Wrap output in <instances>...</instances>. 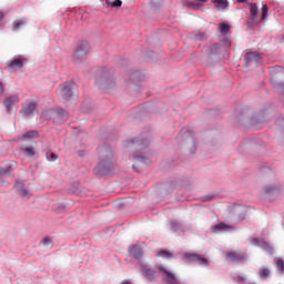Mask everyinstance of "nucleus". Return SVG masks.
<instances>
[{
	"label": "nucleus",
	"instance_id": "17",
	"mask_svg": "<svg viewBox=\"0 0 284 284\" xmlns=\"http://www.w3.org/2000/svg\"><path fill=\"white\" fill-rule=\"evenodd\" d=\"M250 12H251V20L255 21V19H257V13H258V8L256 3L250 4Z\"/></svg>",
	"mask_w": 284,
	"mask_h": 284
},
{
	"label": "nucleus",
	"instance_id": "4",
	"mask_svg": "<svg viewBox=\"0 0 284 284\" xmlns=\"http://www.w3.org/2000/svg\"><path fill=\"white\" fill-rule=\"evenodd\" d=\"M89 49H90L89 42L81 41L78 45L77 51L73 53L74 61H77V62L82 61L85 58V55L88 54Z\"/></svg>",
	"mask_w": 284,
	"mask_h": 284
},
{
	"label": "nucleus",
	"instance_id": "40",
	"mask_svg": "<svg viewBox=\"0 0 284 284\" xmlns=\"http://www.w3.org/2000/svg\"><path fill=\"white\" fill-rule=\"evenodd\" d=\"M12 166H17V162H12V164H11Z\"/></svg>",
	"mask_w": 284,
	"mask_h": 284
},
{
	"label": "nucleus",
	"instance_id": "14",
	"mask_svg": "<svg viewBox=\"0 0 284 284\" xmlns=\"http://www.w3.org/2000/svg\"><path fill=\"white\" fill-rule=\"evenodd\" d=\"M129 253L131 256H133L136 260H141L143 256V248L139 245L130 246Z\"/></svg>",
	"mask_w": 284,
	"mask_h": 284
},
{
	"label": "nucleus",
	"instance_id": "31",
	"mask_svg": "<svg viewBox=\"0 0 284 284\" xmlns=\"http://www.w3.org/2000/svg\"><path fill=\"white\" fill-rule=\"evenodd\" d=\"M267 14H268V7L264 4L262 7V20L266 19Z\"/></svg>",
	"mask_w": 284,
	"mask_h": 284
},
{
	"label": "nucleus",
	"instance_id": "10",
	"mask_svg": "<svg viewBox=\"0 0 284 284\" xmlns=\"http://www.w3.org/2000/svg\"><path fill=\"white\" fill-rule=\"evenodd\" d=\"M159 271H161L162 273H164L165 277H166V281L169 284H181L179 282V280L176 278L175 274L170 272L169 270H166L165 267L163 266H159L158 267Z\"/></svg>",
	"mask_w": 284,
	"mask_h": 284
},
{
	"label": "nucleus",
	"instance_id": "36",
	"mask_svg": "<svg viewBox=\"0 0 284 284\" xmlns=\"http://www.w3.org/2000/svg\"><path fill=\"white\" fill-rule=\"evenodd\" d=\"M239 3H246V0H237Z\"/></svg>",
	"mask_w": 284,
	"mask_h": 284
},
{
	"label": "nucleus",
	"instance_id": "35",
	"mask_svg": "<svg viewBox=\"0 0 284 284\" xmlns=\"http://www.w3.org/2000/svg\"><path fill=\"white\" fill-rule=\"evenodd\" d=\"M264 245L270 250V252H272L273 247L271 245H268L267 243H264Z\"/></svg>",
	"mask_w": 284,
	"mask_h": 284
},
{
	"label": "nucleus",
	"instance_id": "8",
	"mask_svg": "<svg viewBox=\"0 0 284 284\" xmlns=\"http://www.w3.org/2000/svg\"><path fill=\"white\" fill-rule=\"evenodd\" d=\"M37 111V103L33 101H27L22 104V115L23 116H31Z\"/></svg>",
	"mask_w": 284,
	"mask_h": 284
},
{
	"label": "nucleus",
	"instance_id": "21",
	"mask_svg": "<svg viewBox=\"0 0 284 284\" xmlns=\"http://www.w3.org/2000/svg\"><path fill=\"white\" fill-rule=\"evenodd\" d=\"M215 4L219 10H224L229 7L227 0H216Z\"/></svg>",
	"mask_w": 284,
	"mask_h": 284
},
{
	"label": "nucleus",
	"instance_id": "18",
	"mask_svg": "<svg viewBox=\"0 0 284 284\" xmlns=\"http://www.w3.org/2000/svg\"><path fill=\"white\" fill-rule=\"evenodd\" d=\"M270 275H271V270L266 266H263L258 272L260 278H268Z\"/></svg>",
	"mask_w": 284,
	"mask_h": 284
},
{
	"label": "nucleus",
	"instance_id": "12",
	"mask_svg": "<svg viewBox=\"0 0 284 284\" xmlns=\"http://www.w3.org/2000/svg\"><path fill=\"white\" fill-rule=\"evenodd\" d=\"M185 257L191 261V262H197L199 265H204L207 266L209 265V261L206 257H202L197 254H185Z\"/></svg>",
	"mask_w": 284,
	"mask_h": 284
},
{
	"label": "nucleus",
	"instance_id": "26",
	"mask_svg": "<svg viewBox=\"0 0 284 284\" xmlns=\"http://www.w3.org/2000/svg\"><path fill=\"white\" fill-rule=\"evenodd\" d=\"M158 256L162 257V258H172L173 254L170 253L169 251L162 250V251L158 252Z\"/></svg>",
	"mask_w": 284,
	"mask_h": 284
},
{
	"label": "nucleus",
	"instance_id": "13",
	"mask_svg": "<svg viewBox=\"0 0 284 284\" xmlns=\"http://www.w3.org/2000/svg\"><path fill=\"white\" fill-rule=\"evenodd\" d=\"M14 190L22 197L29 199L30 196H32V194H30V192L24 187V184L22 182H18L14 185Z\"/></svg>",
	"mask_w": 284,
	"mask_h": 284
},
{
	"label": "nucleus",
	"instance_id": "20",
	"mask_svg": "<svg viewBox=\"0 0 284 284\" xmlns=\"http://www.w3.org/2000/svg\"><path fill=\"white\" fill-rule=\"evenodd\" d=\"M231 227L224 223H220L213 227L214 232H226Z\"/></svg>",
	"mask_w": 284,
	"mask_h": 284
},
{
	"label": "nucleus",
	"instance_id": "9",
	"mask_svg": "<svg viewBox=\"0 0 284 284\" xmlns=\"http://www.w3.org/2000/svg\"><path fill=\"white\" fill-rule=\"evenodd\" d=\"M11 172V166L7 169H0V186L8 187L10 185V176L8 175Z\"/></svg>",
	"mask_w": 284,
	"mask_h": 284
},
{
	"label": "nucleus",
	"instance_id": "5",
	"mask_svg": "<svg viewBox=\"0 0 284 284\" xmlns=\"http://www.w3.org/2000/svg\"><path fill=\"white\" fill-rule=\"evenodd\" d=\"M20 103V98L18 94L11 95L3 100V106L7 109V113H12L17 111V105Z\"/></svg>",
	"mask_w": 284,
	"mask_h": 284
},
{
	"label": "nucleus",
	"instance_id": "16",
	"mask_svg": "<svg viewBox=\"0 0 284 284\" xmlns=\"http://www.w3.org/2000/svg\"><path fill=\"white\" fill-rule=\"evenodd\" d=\"M26 24L27 22L23 19H19L12 23V29L14 32H19Z\"/></svg>",
	"mask_w": 284,
	"mask_h": 284
},
{
	"label": "nucleus",
	"instance_id": "23",
	"mask_svg": "<svg viewBox=\"0 0 284 284\" xmlns=\"http://www.w3.org/2000/svg\"><path fill=\"white\" fill-rule=\"evenodd\" d=\"M22 152H24V154L28 156V158H33L36 155V150L33 148H22L21 149Z\"/></svg>",
	"mask_w": 284,
	"mask_h": 284
},
{
	"label": "nucleus",
	"instance_id": "7",
	"mask_svg": "<svg viewBox=\"0 0 284 284\" xmlns=\"http://www.w3.org/2000/svg\"><path fill=\"white\" fill-rule=\"evenodd\" d=\"M246 256L245 254L241 253V252H229L226 254V260L231 263H243L245 261Z\"/></svg>",
	"mask_w": 284,
	"mask_h": 284
},
{
	"label": "nucleus",
	"instance_id": "25",
	"mask_svg": "<svg viewBox=\"0 0 284 284\" xmlns=\"http://www.w3.org/2000/svg\"><path fill=\"white\" fill-rule=\"evenodd\" d=\"M41 244L43 245V247L45 248V250H52V247H53V242H52V240L51 239H44L42 242H41Z\"/></svg>",
	"mask_w": 284,
	"mask_h": 284
},
{
	"label": "nucleus",
	"instance_id": "33",
	"mask_svg": "<svg viewBox=\"0 0 284 284\" xmlns=\"http://www.w3.org/2000/svg\"><path fill=\"white\" fill-rule=\"evenodd\" d=\"M4 92H6L4 84H3V82H0V97L3 95Z\"/></svg>",
	"mask_w": 284,
	"mask_h": 284
},
{
	"label": "nucleus",
	"instance_id": "24",
	"mask_svg": "<svg viewBox=\"0 0 284 284\" xmlns=\"http://www.w3.org/2000/svg\"><path fill=\"white\" fill-rule=\"evenodd\" d=\"M275 265L278 272L284 273V260L281 257H277L275 261Z\"/></svg>",
	"mask_w": 284,
	"mask_h": 284
},
{
	"label": "nucleus",
	"instance_id": "6",
	"mask_svg": "<svg viewBox=\"0 0 284 284\" xmlns=\"http://www.w3.org/2000/svg\"><path fill=\"white\" fill-rule=\"evenodd\" d=\"M141 274L146 278V281H154L156 276V271H153L148 264L140 262Z\"/></svg>",
	"mask_w": 284,
	"mask_h": 284
},
{
	"label": "nucleus",
	"instance_id": "27",
	"mask_svg": "<svg viewBox=\"0 0 284 284\" xmlns=\"http://www.w3.org/2000/svg\"><path fill=\"white\" fill-rule=\"evenodd\" d=\"M220 32L222 34H227L230 32V24H225V23L221 24L220 26Z\"/></svg>",
	"mask_w": 284,
	"mask_h": 284
},
{
	"label": "nucleus",
	"instance_id": "15",
	"mask_svg": "<svg viewBox=\"0 0 284 284\" xmlns=\"http://www.w3.org/2000/svg\"><path fill=\"white\" fill-rule=\"evenodd\" d=\"M261 60V55L258 53H246L245 61L246 65L251 63H257Z\"/></svg>",
	"mask_w": 284,
	"mask_h": 284
},
{
	"label": "nucleus",
	"instance_id": "39",
	"mask_svg": "<svg viewBox=\"0 0 284 284\" xmlns=\"http://www.w3.org/2000/svg\"><path fill=\"white\" fill-rule=\"evenodd\" d=\"M200 2H202V3H206V2H207V0H200Z\"/></svg>",
	"mask_w": 284,
	"mask_h": 284
},
{
	"label": "nucleus",
	"instance_id": "28",
	"mask_svg": "<svg viewBox=\"0 0 284 284\" xmlns=\"http://www.w3.org/2000/svg\"><path fill=\"white\" fill-rule=\"evenodd\" d=\"M278 191V189L276 187V186H265L264 187V192L266 193V194H272V193H275V192H277Z\"/></svg>",
	"mask_w": 284,
	"mask_h": 284
},
{
	"label": "nucleus",
	"instance_id": "3",
	"mask_svg": "<svg viewBox=\"0 0 284 284\" xmlns=\"http://www.w3.org/2000/svg\"><path fill=\"white\" fill-rule=\"evenodd\" d=\"M150 144V141L146 139H134V140H126L124 142V148L126 149H135L138 151L144 150Z\"/></svg>",
	"mask_w": 284,
	"mask_h": 284
},
{
	"label": "nucleus",
	"instance_id": "34",
	"mask_svg": "<svg viewBox=\"0 0 284 284\" xmlns=\"http://www.w3.org/2000/svg\"><path fill=\"white\" fill-rule=\"evenodd\" d=\"M4 19V13L3 11H0V21H2Z\"/></svg>",
	"mask_w": 284,
	"mask_h": 284
},
{
	"label": "nucleus",
	"instance_id": "1",
	"mask_svg": "<svg viewBox=\"0 0 284 284\" xmlns=\"http://www.w3.org/2000/svg\"><path fill=\"white\" fill-rule=\"evenodd\" d=\"M98 153V165L97 172L100 175H108L114 169V154L110 145L103 144L100 145L97 150Z\"/></svg>",
	"mask_w": 284,
	"mask_h": 284
},
{
	"label": "nucleus",
	"instance_id": "11",
	"mask_svg": "<svg viewBox=\"0 0 284 284\" xmlns=\"http://www.w3.org/2000/svg\"><path fill=\"white\" fill-rule=\"evenodd\" d=\"M182 136L185 141L189 140V142L192 144V148L190 150V153H195L196 151V145H195V142H194V134L193 132L191 131H187V130H183L182 131Z\"/></svg>",
	"mask_w": 284,
	"mask_h": 284
},
{
	"label": "nucleus",
	"instance_id": "37",
	"mask_svg": "<svg viewBox=\"0 0 284 284\" xmlns=\"http://www.w3.org/2000/svg\"><path fill=\"white\" fill-rule=\"evenodd\" d=\"M245 220V214H243V217H240V221H244Z\"/></svg>",
	"mask_w": 284,
	"mask_h": 284
},
{
	"label": "nucleus",
	"instance_id": "22",
	"mask_svg": "<svg viewBox=\"0 0 284 284\" xmlns=\"http://www.w3.org/2000/svg\"><path fill=\"white\" fill-rule=\"evenodd\" d=\"M10 67L12 69H20L23 67V61L22 59H14L11 63H10Z\"/></svg>",
	"mask_w": 284,
	"mask_h": 284
},
{
	"label": "nucleus",
	"instance_id": "32",
	"mask_svg": "<svg viewBox=\"0 0 284 284\" xmlns=\"http://www.w3.org/2000/svg\"><path fill=\"white\" fill-rule=\"evenodd\" d=\"M111 6H112L113 8H120V7L122 6V1H121V0H114V1L111 3Z\"/></svg>",
	"mask_w": 284,
	"mask_h": 284
},
{
	"label": "nucleus",
	"instance_id": "38",
	"mask_svg": "<svg viewBox=\"0 0 284 284\" xmlns=\"http://www.w3.org/2000/svg\"><path fill=\"white\" fill-rule=\"evenodd\" d=\"M121 284H131L129 281H124Z\"/></svg>",
	"mask_w": 284,
	"mask_h": 284
},
{
	"label": "nucleus",
	"instance_id": "19",
	"mask_svg": "<svg viewBox=\"0 0 284 284\" xmlns=\"http://www.w3.org/2000/svg\"><path fill=\"white\" fill-rule=\"evenodd\" d=\"M39 136V132L37 130L28 131L27 133L22 134L24 139H36Z\"/></svg>",
	"mask_w": 284,
	"mask_h": 284
},
{
	"label": "nucleus",
	"instance_id": "2",
	"mask_svg": "<svg viewBox=\"0 0 284 284\" xmlns=\"http://www.w3.org/2000/svg\"><path fill=\"white\" fill-rule=\"evenodd\" d=\"M61 95L65 100L79 98V85L75 82H65L61 85Z\"/></svg>",
	"mask_w": 284,
	"mask_h": 284
},
{
	"label": "nucleus",
	"instance_id": "30",
	"mask_svg": "<svg viewBox=\"0 0 284 284\" xmlns=\"http://www.w3.org/2000/svg\"><path fill=\"white\" fill-rule=\"evenodd\" d=\"M138 163H149L150 160L143 155H135Z\"/></svg>",
	"mask_w": 284,
	"mask_h": 284
},
{
	"label": "nucleus",
	"instance_id": "29",
	"mask_svg": "<svg viewBox=\"0 0 284 284\" xmlns=\"http://www.w3.org/2000/svg\"><path fill=\"white\" fill-rule=\"evenodd\" d=\"M47 159H48L49 162H54L59 159V155L50 152V153H47Z\"/></svg>",
	"mask_w": 284,
	"mask_h": 284
}]
</instances>
